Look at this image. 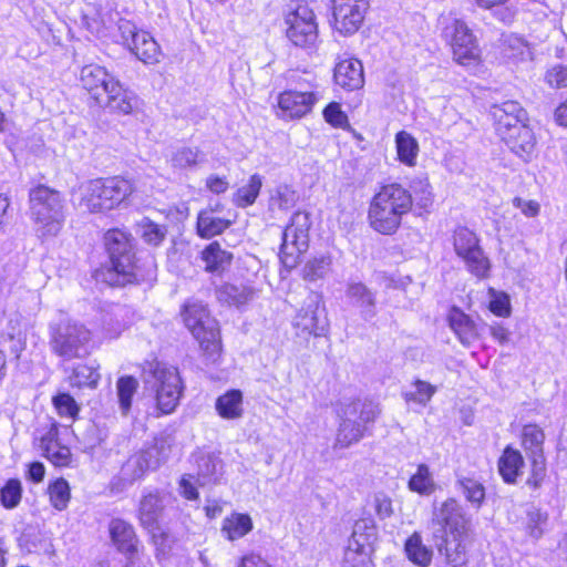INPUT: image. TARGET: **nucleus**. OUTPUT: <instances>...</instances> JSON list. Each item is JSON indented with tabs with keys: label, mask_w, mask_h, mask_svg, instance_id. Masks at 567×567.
<instances>
[{
	"label": "nucleus",
	"mask_w": 567,
	"mask_h": 567,
	"mask_svg": "<svg viewBox=\"0 0 567 567\" xmlns=\"http://www.w3.org/2000/svg\"><path fill=\"white\" fill-rule=\"evenodd\" d=\"M230 221L215 215L212 209H204L197 217V233L202 238H212L221 234Z\"/></svg>",
	"instance_id": "obj_36"
},
{
	"label": "nucleus",
	"mask_w": 567,
	"mask_h": 567,
	"mask_svg": "<svg viewBox=\"0 0 567 567\" xmlns=\"http://www.w3.org/2000/svg\"><path fill=\"white\" fill-rule=\"evenodd\" d=\"M347 297L360 309L364 320H371L377 316V296L363 282L350 281L346 289Z\"/></svg>",
	"instance_id": "obj_23"
},
{
	"label": "nucleus",
	"mask_w": 567,
	"mask_h": 567,
	"mask_svg": "<svg viewBox=\"0 0 567 567\" xmlns=\"http://www.w3.org/2000/svg\"><path fill=\"white\" fill-rule=\"evenodd\" d=\"M109 530L112 542L120 551L128 556L137 553L138 539L134 527L130 523L121 518H113L110 522Z\"/></svg>",
	"instance_id": "obj_24"
},
{
	"label": "nucleus",
	"mask_w": 567,
	"mask_h": 567,
	"mask_svg": "<svg viewBox=\"0 0 567 567\" xmlns=\"http://www.w3.org/2000/svg\"><path fill=\"white\" fill-rule=\"evenodd\" d=\"M546 82L553 87H566L567 86V68L563 65H556L547 71Z\"/></svg>",
	"instance_id": "obj_60"
},
{
	"label": "nucleus",
	"mask_w": 567,
	"mask_h": 567,
	"mask_svg": "<svg viewBox=\"0 0 567 567\" xmlns=\"http://www.w3.org/2000/svg\"><path fill=\"white\" fill-rule=\"evenodd\" d=\"M320 302L317 297H310L298 311L293 324L302 332L321 337L327 331V318L319 313Z\"/></svg>",
	"instance_id": "obj_18"
},
{
	"label": "nucleus",
	"mask_w": 567,
	"mask_h": 567,
	"mask_svg": "<svg viewBox=\"0 0 567 567\" xmlns=\"http://www.w3.org/2000/svg\"><path fill=\"white\" fill-rule=\"evenodd\" d=\"M252 527V519L248 514L231 513L224 518L220 533L226 539L234 542L250 533Z\"/></svg>",
	"instance_id": "obj_32"
},
{
	"label": "nucleus",
	"mask_w": 567,
	"mask_h": 567,
	"mask_svg": "<svg viewBox=\"0 0 567 567\" xmlns=\"http://www.w3.org/2000/svg\"><path fill=\"white\" fill-rule=\"evenodd\" d=\"M367 10L363 4H333V28L344 35L357 32Z\"/></svg>",
	"instance_id": "obj_21"
},
{
	"label": "nucleus",
	"mask_w": 567,
	"mask_h": 567,
	"mask_svg": "<svg viewBox=\"0 0 567 567\" xmlns=\"http://www.w3.org/2000/svg\"><path fill=\"white\" fill-rule=\"evenodd\" d=\"M532 461V474L527 480V484L533 487H538L543 482L546 474L545 457L540 455H530Z\"/></svg>",
	"instance_id": "obj_58"
},
{
	"label": "nucleus",
	"mask_w": 567,
	"mask_h": 567,
	"mask_svg": "<svg viewBox=\"0 0 567 567\" xmlns=\"http://www.w3.org/2000/svg\"><path fill=\"white\" fill-rule=\"evenodd\" d=\"M334 82L348 91L359 90L364 84L363 66L354 58L340 59L334 66Z\"/></svg>",
	"instance_id": "obj_20"
},
{
	"label": "nucleus",
	"mask_w": 567,
	"mask_h": 567,
	"mask_svg": "<svg viewBox=\"0 0 567 567\" xmlns=\"http://www.w3.org/2000/svg\"><path fill=\"white\" fill-rule=\"evenodd\" d=\"M50 347L63 360L83 359L94 349L92 332L82 323L66 321L51 327Z\"/></svg>",
	"instance_id": "obj_7"
},
{
	"label": "nucleus",
	"mask_w": 567,
	"mask_h": 567,
	"mask_svg": "<svg viewBox=\"0 0 567 567\" xmlns=\"http://www.w3.org/2000/svg\"><path fill=\"white\" fill-rule=\"evenodd\" d=\"M171 450V440L168 437H158L155 440L154 444L147 447L145 451L150 457L156 461L157 467L162 462H165L168 458Z\"/></svg>",
	"instance_id": "obj_55"
},
{
	"label": "nucleus",
	"mask_w": 567,
	"mask_h": 567,
	"mask_svg": "<svg viewBox=\"0 0 567 567\" xmlns=\"http://www.w3.org/2000/svg\"><path fill=\"white\" fill-rule=\"evenodd\" d=\"M547 519L548 517L546 513H543L536 508L529 511L527 513L526 520V533L528 536L535 540L539 539L545 532Z\"/></svg>",
	"instance_id": "obj_53"
},
{
	"label": "nucleus",
	"mask_w": 567,
	"mask_h": 567,
	"mask_svg": "<svg viewBox=\"0 0 567 567\" xmlns=\"http://www.w3.org/2000/svg\"><path fill=\"white\" fill-rule=\"evenodd\" d=\"M322 99L321 91L288 89L277 97L278 115L285 120L301 118Z\"/></svg>",
	"instance_id": "obj_15"
},
{
	"label": "nucleus",
	"mask_w": 567,
	"mask_h": 567,
	"mask_svg": "<svg viewBox=\"0 0 567 567\" xmlns=\"http://www.w3.org/2000/svg\"><path fill=\"white\" fill-rule=\"evenodd\" d=\"M262 177L259 174H254L249 177L246 185L237 189L234 195V203L239 207H247L252 205L261 189Z\"/></svg>",
	"instance_id": "obj_44"
},
{
	"label": "nucleus",
	"mask_w": 567,
	"mask_h": 567,
	"mask_svg": "<svg viewBox=\"0 0 567 567\" xmlns=\"http://www.w3.org/2000/svg\"><path fill=\"white\" fill-rule=\"evenodd\" d=\"M164 509V497L158 492L145 494L138 506V518L141 524L151 530L156 527L158 518Z\"/></svg>",
	"instance_id": "obj_28"
},
{
	"label": "nucleus",
	"mask_w": 567,
	"mask_h": 567,
	"mask_svg": "<svg viewBox=\"0 0 567 567\" xmlns=\"http://www.w3.org/2000/svg\"><path fill=\"white\" fill-rule=\"evenodd\" d=\"M451 329L457 336L460 342L466 347L478 339L480 332L475 322L458 308H452L449 313Z\"/></svg>",
	"instance_id": "obj_27"
},
{
	"label": "nucleus",
	"mask_w": 567,
	"mask_h": 567,
	"mask_svg": "<svg viewBox=\"0 0 567 567\" xmlns=\"http://www.w3.org/2000/svg\"><path fill=\"white\" fill-rule=\"evenodd\" d=\"M298 200L297 193L287 185L278 186L270 195L269 207L271 210H288Z\"/></svg>",
	"instance_id": "obj_48"
},
{
	"label": "nucleus",
	"mask_w": 567,
	"mask_h": 567,
	"mask_svg": "<svg viewBox=\"0 0 567 567\" xmlns=\"http://www.w3.org/2000/svg\"><path fill=\"white\" fill-rule=\"evenodd\" d=\"M409 190L412 194L413 204H415L416 207L427 210L432 206L434 195L427 176H415L410 182Z\"/></svg>",
	"instance_id": "obj_39"
},
{
	"label": "nucleus",
	"mask_w": 567,
	"mask_h": 567,
	"mask_svg": "<svg viewBox=\"0 0 567 567\" xmlns=\"http://www.w3.org/2000/svg\"><path fill=\"white\" fill-rule=\"evenodd\" d=\"M99 380L100 374L96 369L87 364H78L69 375L70 384L76 388H95Z\"/></svg>",
	"instance_id": "obj_47"
},
{
	"label": "nucleus",
	"mask_w": 567,
	"mask_h": 567,
	"mask_svg": "<svg viewBox=\"0 0 567 567\" xmlns=\"http://www.w3.org/2000/svg\"><path fill=\"white\" fill-rule=\"evenodd\" d=\"M30 216L37 234L42 238L55 237L64 226V202L58 190L40 185L30 190Z\"/></svg>",
	"instance_id": "obj_5"
},
{
	"label": "nucleus",
	"mask_w": 567,
	"mask_h": 567,
	"mask_svg": "<svg viewBox=\"0 0 567 567\" xmlns=\"http://www.w3.org/2000/svg\"><path fill=\"white\" fill-rule=\"evenodd\" d=\"M381 413L378 403L372 401H342L338 404L339 425L334 439V449H348L360 442Z\"/></svg>",
	"instance_id": "obj_4"
},
{
	"label": "nucleus",
	"mask_w": 567,
	"mask_h": 567,
	"mask_svg": "<svg viewBox=\"0 0 567 567\" xmlns=\"http://www.w3.org/2000/svg\"><path fill=\"white\" fill-rule=\"evenodd\" d=\"M544 441V431L536 424H527L523 427L522 445L528 456L543 454Z\"/></svg>",
	"instance_id": "obj_45"
},
{
	"label": "nucleus",
	"mask_w": 567,
	"mask_h": 567,
	"mask_svg": "<svg viewBox=\"0 0 567 567\" xmlns=\"http://www.w3.org/2000/svg\"><path fill=\"white\" fill-rule=\"evenodd\" d=\"M410 491L420 495H431L436 489V484L430 467L426 464H420L416 472L411 476L408 483Z\"/></svg>",
	"instance_id": "obj_40"
},
{
	"label": "nucleus",
	"mask_w": 567,
	"mask_h": 567,
	"mask_svg": "<svg viewBox=\"0 0 567 567\" xmlns=\"http://www.w3.org/2000/svg\"><path fill=\"white\" fill-rule=\"evenodd\" d=\"M53 405L59 415L74 419L80 408L75 400L68 393H60L53 398Z\"/></svg>",
	"instance_id": "obj_54"
},
{
	"label": "nucleus",
	"mask_w": 567,
	"mask_h": 567,
	"mask_svg": "<svg viewBox=\"0 0 567 567\" xmlns=\"http://www.w3.org/2000/svg\"><path fill=\"white\" fill-rule=\"evenodd\" d=\"M217 414L225 420H238L244 415V395L240 390L231 389L217 398Z\"/></svg>",
	"instance_id": "obj_30"
},
{
	"label": "nucleus",
	"mask_w": 567,
	"mask_h": 567,
	"mask_svg": "<svg viewBox=\"0 0 567 567\" xmlns=\"http://www.w3.org/2000/svg\"><path fill=\"white\" fill-rule=\"evenodd\" d=\"M22 484L18 478H10L0 489V503L7 509L16 508L22 498Z\"/></svg>",
	"instance_id": "obj_51"
},
{
	"label": "nucleus",
	"mask_w": 567,
	"mask_h": 567,
	"mask_svg": "<svg viewBox=\"0 0 567 567\" xmlns=\"http://www.w3.org/2000/svg\"><path fill=\"white\" fill-rule=\"evenodd\" d=\"M374 537V527H368L367 522H358L351 538L349 539L346 549V558L348 560H355L357 555L365 554L367 547L370 545V539Z\"/></svg>",
	"instance_id": "obj_33"
},
{
	"label": "nucleus",
	"mask_w": 567,
	"mask_h": 567,
	"mask_svg": "<svg viewBox=\"0 0 567 567\" xmlns=\"http://www.w3.org/2000/svg\"><path fill=\"white\" fill-rule=\"evenodd\" d=\"M453 247L468 272L478 279L489 276L491 261L480 245L477 235L467 227L460 226L453 233Z\"/></svg>",
	"instance_id": "obj_10"
},
{
	"label": "nucleus",
	"mask_w": 567,
	"mask_h": 567,
	"mask_svg": "<svg viewBox=\"0 0 567 567\" xmlns=\"http://www.w3.org/2000/svg\"><path fill=\"white\" fill-rule=\"evenodd\" d=\"M440 24L442 35L451 44L457 63L466 65L480 58L476 38L462 19L453 13L443 14Z\"/></svg>",
	"instance_id": "obj_9"
},
{
	"label": "nucleus",
	"mask_w": 567,
	"mask_h": 567,
	"mask_svg": "<svg viewBox=\"0 0 567 567\" xmlns=\"http://www.w3.org/2000/svg\"><path fill=\"white\" fill-rule=\"evenodd\" d=\"M133 193L130 181L121 177L86 181L72 193V203L84 213H104L117 207Z\"/></svg>",
	"instance_id": "obj_3"
},
{
	"label": "nucleus",
	"mask_w": 567,
	"mask_h": 567,
	"mask_svg": "<svg viewBox=\"0 0 567 567\" xmlns=\"http://www.w3.org/2000/svg\"><path fill=\"white\" fill-rule=\"evenodd\" d=\"M206 162L205 154L198 147L182 146L172 151L168 163L174 171L197 169Z\"/></svg>",
	"instance_id": "obj_29"
},
{
	"label": "nucleus",
	"mask_w": 567,
	"mask_h": 567,
	"mask_svg": "<svg viewBox=\"0 0 567 567\" xmlns=\"http://www.w3.org/2000/svg\"><path fill=\"white\" fill-rule=\"evenodd\" d=\"M194 475H184L179 481V489L182 495L187 499H197L198 492L194 484Z\"/></svg>",
	"instance_id": "obj_64"
},
{
	"label": "nucleus",
	"mask_w": 567,
	"mask_h": 567,
	"mask_svg": "<svg viewBox=\"0 0 567 567\" xmlns=\"http://www.w3.org/2000/svg\"><path fill=\"white\" fill-rule=\"evenodd\" d=\"M233 259V255L223 249L217 241L209 244L202 251V260L205 262V270L208 272H223Z\"/></svg>",
	"instance_id": "obj_34"
},
{
	"label": "nucleus",
	"mask_w": 567,
	"mask_h": 567,
	"mask_svg": "<svg viewBox=\"0 0 567 567\" xmlns=\"http://www.w3.org/2000/svg\"><path fill=\"white\" fill-rule=\"evenodd\" d=\"M156 468V461L148 456L145 450L132 455L122 467L123 478L134 482L141 478L148 470Z\"/></svg>",
	"instance_id": "obj_35"
},
{
	"label": "nucleus",
	"mask_w": 567,
	"mask_h": 567,
	"mask_svg": "<svg viewBox=\"0 0 567 567\" xmlns=\"http://www.w3.org/2000/svg\"><path fill=\"white\" fill-rule=\"evenodd\" d=\"M492 115L497 135L503 138L513 133L514 128L526 125L525 110L515 101H506L493 106Z\"/></svg>",
	"instance_id": "obj_16"
},
{
	"label": "nucleus",
	"mask_w": 567,
	"mask_h": 567,
	"mask_svg": "<svg viewBox=\"0 0 567 567\" xmlns=\"http://www.w3.org/2000/svg\"><path fill=\"white\" fill-rule=\"evenodd\" d=\"M431 525L439 553L452 566H464L473 537L471 519L462 505L455 498H447L434 506Z\"/></svg>",
	"instance_id": "obj_1"
},
{
	"label": "nucleus",
	"mask_w": 567,
	"mask_h": 567,
	"mask_svg": "<svg viewBox=\"0 0 567 567\" xmlns=\"http://www.w3.org/2000/svg\"><path fill=\"white\" fill-rule=\"evenodd\" d=\"M310 216L305 212H297L292 215L290 224L282 233V244L279 257L287 268H293L299 256L308 249Z\"/></svg>",
	"instance_id": "obj_11"
},
{
	"label": "nucleus",
	"mask_w": 567,
	"mask_h": 567,
	"mask_svg": "<svg viewBox=\"0 0 567 567\" xmlns=\"http://www.w3.org/2000/svg\"><path fill=\"white\" fill-rule=\"evenodd\" d=\"M513 206L522 212L528 218L536 217L540 212V205L534 199H525L522 197L513 198Z\"/></svg>",
	"instance_id": "obj_61"
},
{
	"label": "nucleus",
	"mask_w": 567,
	"mask_h": 567,
	"mask_svg": "<svg viewBox=\"0 0 567 567\" xmlns=\"http://www.w3.org/2000/svg\"><path fill=\"white\" fill-rule=\"evenodd\" d=\"M206 187L214 194H224L229 187V182L225 176L209 175L206 178Z\"/></svg>",
	"instance_id": "obj_62"
},
{
	"label": "nucleus",
	"mask_w": 567,
	"mask_h": 567,
	"mask_svg": "<svg viewBox=\"0 0 567 567\" xmlns=\"http://www.w3.org/2000/svg\"><path fill=\"white\" fill-rule=\"evenodd\" d=\"M373 506L381 519L389 518L393 514L392 499L384 493H377L374 495Z\"/></svg>",
	"instance_id": "obj_59"
},
{
	"label": "nucleus",
	"mask_w": 567,
	"mask_h": 567,
	"mask_svg": "<svg viewBox=\"0 0 567 567\" xmlns=\"http://www.w3.org/2000/svg\"><path fill=\"white\" fill-rule=\"evenodd\" d=\"M332 270V256L319 255L309 259L302 268V278L315 282L324 279Z\"/></svg>",
	"instance_id": "obj_38"
},
{
	"label": "nucleus",
	"mask_w": 567,
	"mask_h": 567,
	"mask_svg": "<svg viewBox=\"0 0 567 567\" xmlns=\"http://www.w3.org/2000/svg\"><path fill=\"white\" fill-rule=\"evenodd\" d=\"M197 465V482L199 485H206L215 481L219 467L218 458L210 453H199L195 456Z\"/></svg>",
	"instance_id": "obj_43"
},
{
	"label": "nucleus",
	"mask_w": 567,
	"mask_h": 567,
	"mask_svg": "<svg viewBox=\"0 0 567 567\" xmlns=\"http://www.w3.org/2000/svg\"><path fill=\"white\" fill-rule=\"evenodd\" d=\"M498 473L507 484H516L517 478L523 474L525 461L522 453L506 446L497 462Z\"/></svg>",
	"instance_id": "obj_26"
},
{
	"label": "nucleus",
	"mask_w": 567,
	"mask_h": 567,
	"mask_svg": "<svg viewBox=\"0 0 567 567\" xmlns=\"http://www.w3.org/2000/svg\"><path fill=\"white\" fill-rule=\"evenodd\" d=\"M435 392L436 388L434 385L426 381L416 380L409 390L403 392V398L406 403H415L425 406Z\"/></svg>",
	"instance_id": "obj_46"
},
{
	"label": "nucleus",
	"mask_w": 567,
	"mask_h": 567,
	"mask_svg": "<svg viewBox=\"0 0 567 567\" xmlns=\"http://www.w3.org/2000/svg\"><path fill=\"white\" fill-rule=\"evenodd\" d=\"M217 296L221 302L239 307L254 298V290L244 285H225L217 291Z\"/></svg>",
	"instance_id": "obj_42"
},
{
	"label": "nucleus",
	"mask_w": 567,
	"mask_h": 567,
	"mask_svg": "<svg viewBox=\"0 0 567 567\" xmlns=\"http://www.w3.org/2000/svg\"><path fill=\"white\" fill-rule=\"evenodd\" d=\"M58 433V424L51 423L39 436V447L53 465L63 467L70 465L72 455L68 446L60 444Z\"/></svg>",
	"instance_id": "obj_19"
},
{
	"label": "nucleus",
	"mask_w": 567,
	"mask_h": 567,
	"mask_svg": "<svg viewBox=\"0 0 567 567\" xmlns=\"http://www.w3.org/2000/svg\"><path fill=\"white\" fill-rule=\"evenodd\" d=\"M111 111L121 114H131L138 106L137 96L124 89L118 80L112 83L107 93H105L103 102Z\"/></svg>",
	"instance_id": "obj_25"
},
{
	"label": "nucleus",
	"mask_w": 567,
	"mask_h": 567,
	"mask_svg": "<svg viewBox=\"0 0 567 567\" xmlns=\"http://www.w3.org/2000/svg\"><path fill=\"white\" fill-rule=\"evenodd\" d=\"M104 240L114 271L122 275L127 281L136 279L133 237L131 234L121 229H110L105 234Z\"/></svg>",
	"instance_id": "obj_12"
},
{
	"label": "nucleus",
	"mask_w": 567,
	"mask_h": 567,
	"mask_svg": "<svg viewBox=\"0 0 567 567\" xmlns=\"http://www.w3.org/2000/svg\"><path fill=\"white\" fill-rule=\"evenodd\" d=\"M138 382L133 377H122L117 380L116 389L120 408L126 414L132 405V399L137 390Z\"/></svg>",
	"instance_id": "obj_50"
},
{
	"label": "nucleus",
	"mask_w": 567,
	"mask_h": 567,
	"mask_svg": "<svg viewBox=\"0 0 567 567\" xmlns=\"http://www.w3.org/2000/svg\"><path fill=\"white\" fill-rule=\"evenodd\" d=\"M413 207L412 194L399 183H389L373 195L368 210L371 228L382 235H393L402 218Z\"/></svg>",
	"instance_id": "obj_2"
},
{
	"label": "nucleus",
	"mask_w": 567,
	"mask_h": 567,
	"mask_svg": "<svg viewBox=\"0 0 567 567\" xmlns=\"http://www.w3.org/2000/svg\"><path fill=\"white\" fill-rule=\"evenodd\" d=\"M183 317L186 327L199 342L205 355L215 362L221 351L220 331L216 319L210 317L206 307L200 302L185 305Z\"/></svg>",
	"instance_id": "obj_8"
},
{
	"label": "nucleus",
	"mask_w": 567,
	"mask_h": 567,
	"mask_svg": "<svg viewBox=\"0 0 567 567\" xmlns=\"http://www.w3.org/2000/svg\"><path fill=\"white\" fill-rule=\"evenodd\" d=\"M322 113L326 122L334 127H344L348 124V116L337 102L328 104Z\"/></svg>",
	"instance_id": "obj_57"
},
{
	"label": "nucleus",
	"mask_w": 567,
	"mask_h": 567,
	"mask_svg": "<svg viewBox=\"0 0 567 567\" xmlns=\"http://www.w3.org/2000/svg\"><path fill=\"white\" fill-rule=\"evenodd\" d=\"M115 81V76L97 64L85 65L80 73L81 85L99 104H102L105 93Z\"/></svg>",
	"instance_id": "obj_17"
},
{
	"label": "nucleus",
	"mask_w": 567,
	"mask_h": 567,
	"mask_svg": "<svg viewBox=\"0 0 567 567\" xmlns=\"http://www.w3.org/2000/svg\"><path fill=\"white\" fill-rule=\"evenodd\" d=\"M456 485L465 499L474 508H481L485 501V487L480 481L463 476L457 480Z\"/></svg>",
	"instance_id": "obj_41"
},
{
	"label": "nucleus",
	"mask_w": 567,
	"mask_h": 567,
	"mask_svg": "<svg viewBox=\"0 0 567 567\" xmlns=\"http://www.w3.org/2000/svg\"><path fill=\"white\" fill-rule=\"evenodd\" d=\"M286 35L296 45L312 47L318 39V25L313 11L306 4L297 8L286 16Z\"/></svg>",
	"instance_id": "obj_14"
},
{
	"label": "nucleus",
	"mask_w": 567,
	"mask_h": 567,
	"mask_svg": "<svg viewBox=\"0 0 567 567\" xmlns=\"http://www.w3.org/2000/svg\"><path fill=\"white\" fill-rule=\"evenodd\" d=\"M502 141L507 145L511 152L525 163L533 159L536 148V138L528 125L514 128L513 133L503 137Z\"/></svg>",
	"instance_id": "obj_22"
},
{
	"label": "nucleus",
	"mask_w": 567,
	"mask_h": 567,
	"mask_svg": "<svg viewBox=\"0 0 567 567\" xmlns=\"http://www.w3.org/2000/svg\"><path fill=\"white\" fill-rule=\"evenodd\" d=\"M288 79L291 84H295V87H291L292 90L320 91L317 78L310 72H293Z\"/></svg>",
	"instance_id": "obj_56"
},
{
	"label": "nucleus",
	"mask_w": 567,
	"mask_h": 567,
	"mask_svg": "<svg viewBox=\"0 0 567 567\" xmlns=\"http://www.w3.org/2000/svg\"><path fill=\"white\" fill-rule=\"evenodd\" d=\"M489 310L498 317H508L511 313V310H509V300H508L507 296L502 295V296L495 297L489 302Z\"/></svg>",
	"instance_id": "obj_63"
},
{
	"label": "nucleus",
	"mask_w": 567,
	"mask_h": 567,
	"mask_svg": "<svg viewBox=\"0 0 567 567\" xmlns=\"http://www.w3.org/2000/svg\"><path fill=\"white\" fill-rule=\"evenodd\" d=\"M118 31L123 43L145 64H155L159 61L161 49L154 38L130 20H120Z\"/></svg>",
	"instance_id": "obj_13"
},
{
	"label": "nucleus",
	"mask_w": 567,
	"mask_h": 567,
	"mask_svg": "<svg viewBox=\"0 0 567 567\" xmlns=\"http://www.w3.org/2000/svg\"><path fill=\"white\" fill-rule=\"evenodd\" d=\"M396 158L408 167H414L417 163L420 145L417 140L406 131L395 134Z\"/></svg>",
	"instance_id": "obj_31"
},
{
	"label": "nucleus",
	"mask_w": 567,
	"mask_h": 567,
	"mask_svg": "<svg viewBox=\"0 0 567 567\" xmlns=\"http://www.w3.org/2000/svg\"><path fill=\"white\" fill-rule=\"evenodd\" d=\"M48 491L51 505L55 509L63 511L68 507L71 493L69 483L64 478H59L50 484Z\"/></svg>",
	"instance_id": "obj_52"
},
{
	"label": "nucleus",
	"mask_w": 567,
	"mask_h": 567,
	"mask_svg": "<svg viewBox=\"0 0 567 567\" xmlns=\"http://www.w3.org/2000/svg\"><path fill=\"white\" fill-rule=\"evenodd\" d=\"M405 553L408 558L420 567H427L432 561L433 551L425 546L422 537L414 532L405 542Z\"/></svg>",
	"instance_id": "obj_37"
},
{
	"label": "nucleus",
	"mask_w": 567,
	"mask_h": 567,
	"mask_svg": "<svg viewBox=\"0 0 567 567\" xmlns=\"http://www.w3.org/2000/svg\"><path fill=\"white\" fill-rule=\"evenodd\" d=\"M145 383L155 393L156 408L161 414H171L179 404L184 385L175 367L163 362L147 363L144 370Z\"/></svg>",
	"instance_id": "obj_6"
},
{
	"label": "nucleus",
	"mask_w": 567,
	"mask_h": 567,
	"mask_svg": "<svg viewBox=\"0 0 567 567\" xmlns=\"http://www.w3.org/2000/svg\"><path fill=\"white\" fill-rule=\"evenodd\" d=\"M137 233L145 240V243L158 246L166 237V227L155 224L148 218H143L137 224Z\"/></svg>",
	"instance_id": "obj_49"
}]
</instances>
